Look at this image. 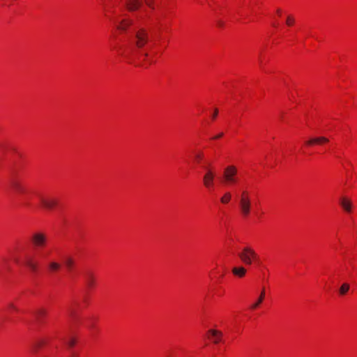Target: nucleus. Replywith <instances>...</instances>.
<instances>
[{"label":"nucleus","instance_id":"nucleus-9","mask_svg":"<svg viewBox=\"0 0 357 357\" xmlns=\"http://www.w3.org/2000/svg\"><path fill=\"white\" fill-rule=\"evenodd\" d=\"M142 5V0H126V6L129 11H135L138 10Z\"/></svg>","mask_w":357,"mask_h":357},{"label":"nucleus","instance_id":"nucleus-28","mask_svg":"<svg viewBox=\"0 0 357 357\" xmlns=\"http://www.w3.org/2000/svg\"><path fill=\"white\" fill-rule=\"evenodd\" d=\"M8 307L10 308V309H12L13 310H15V311H17L18 309L15 307V305L12 303H10L8 305Z\"/></svg>","mask_w":357,"mask_h":357},{"label":"nucleus","instance_id":"nucleus-21","mask_svg":"<svg viewBox=\"0 0 357 357\" xmlns=\"http://www.w3.org/2000/svg\"><path fill=\"white\" fill-rule=\"evenodd\" d=\"M349 288H350V287H349V284H347V283L342 284L339 289L340 294L342 296L345 295L349 290Z\"/></svg>","mask_w":357,"mask_h":357},{"label":"nucleus","instance_id":"nucleus-2","mask_svg":"<svg viewBox=\"0 0 357 357\" xmlns=\"http://www.w3.org/2000/svg\"><path fill=\"white\" fill-rule=\"evenodd\" d=\"M237 168L234 165L226 167L222 174V183L226 185H234L238 181Z\"/></svg>","mask_w":357,"mask_h":357},{"label":"nucleus","instance_id":"nucleus-15","mask_svg":"<svg viewBox=\"0 0 357 357\" xmlns=\"http://www.w3.org/2000/svg\"><path fill=\"white\" fill-rule=\"evenodd\" d=\"M85 279L87 286L92 288L95 284V278L92 273L87 272L85 274Z\"/></svg>","mask_w":357,"mask_h":357},{"label":"nucleus","instance_id":"nucleus-32","mask_svg":"<svg viewBox=\"0 0 357 357\" xmlns=\"http://www.w3.org/2000/svg\"><path fill=\"white\" fill-rule=\"evenodd\" d=\"M70 357H78V355L74 352H73Z\"/></svg>","mask_w":357,"mask_h":357},{"label":"nucleus","instance_id":"nucleus-7","mask_svg":"<svg viewBox=\"0 0 357 357\" xmlns=\"http://www.w3.org/2000/svg\"><path fill=\"white\" fill-rule=\"evenodd\" d=\"M42 206L48 210L53 209L58 204V199L53 197L39 196Z\"/></svg>","mask_w":357,"mask_h":357},{"label":"nucleus","instance_id":"nucleus-35","mask_svg":"<svg viewBox=\"0 0 357 357\" xmlns=\"http://www.w3.org/2000/svg\"><path fill=\"white\" fill-rule=\"evenodd\" d=\"M144 56H148V54H147V53H145V54H144Z\"/></svg>","mask_w":357,"mask_h":357},{"label":"nucleus","instance_id":"nucleus-22","mask_svg":"<svg viewBox=\"0 0 357 357\" xmlns=\"http://www.w3.org/2000/svg\"><path fill=\"white\" fill-rule=\"evenodd\" d=\"M231 195L230 192H226L222 197H221L220 201L223 204H227L231 199Z\"/></svg>","mask_w":357,"mask_h":357},{"label":"nucleus","instance_id":"nucleus-30","mask_svg":"<svg viewBox=\"0 0 357 357\" xmlns=\"http://www.w3.org/2000/svg\"><path fill=\"white\" fill-rule=\"evenodd\" d=\"M218 114V110L217 109H215L214 111V113L212 116V118L214 119L217 116Z\"/></svg>","mask_w":357,"mask_h":357},{"label":"nucleus","instance_id":"nucleus-16","mask_svg":"<svg viewBox=\"0 0 357 357\" xmlns=\"http://www.w3.org/2000/svg\"><path fill=\"white\" fill-rule=\"evenodd\" d=\"M264 298H265V289L263 288L261 291L260 296H258L257 301L250 306V308L252 310L257 308L259 306V305L263 302Z\"/></svg>","mask_w":357,"mask_h":357},{"label":"nucleus","instance_id":"nucleus-6","mask_svg":"<svg viewBox=\"0 0 357 357\" xmlns=\"http://www.w3.org/2000/svg\"><path fill=\"white\" fill-rule=\"evenodd\" d=\"M31 242L36 248H42L45 246L47 243V236L41 232H36L31 237Z\"/></svg>","mask_w":357,"mask_h":357},{"label":"nucleus","instance_id":"nucleus-17","mask_svg":"<svg viewBox=\"0 0 357 357\" xmlns=\"http://www.w3.org/2000/svg\"><path fill=\"white\" fill-rule=\"evenodd\" d=\"M232 273L234 275L242 278L245 275L246 269L243 266L234 267L232 269Z\"/></svg>","mask_w":357,"mask_h":357},{"label":"nucleus","instance_id":"nucleus-14","mask_svg":"<svg viewBox=\"0 0 357 357\" xmlns=\"http://www.w3.org/2000/svg\"><path fill=\"white\" fill-rule=\"evenodd\" d=\"M132 22L130 20H122L119 24L117 25V29L122 31H126L128 26L132 24Z\"/></svg>","mask_w":357,"mask_h":357},{"label":"nucleus","instance_id":"nucleus-11","mask_svg":"<svg viewBox=\"0 0 357 357\" xmlns=\"http://www.w3.org/2000/svg\"><path fill=\"white\" fill-rule=\"evenodd\" d=\"M208 333L209 335V338L214 343L217 344L220 341L221 337H222L221 332L216 331V330L211 329L208 331Z\"/></svg>","mask_w":357,"mask_h":357},{"label":"nucleus","instance_id":"nucleus-24","mask_svg":"<svg viewBox=\"0 0 357 357\" xmlns=\"http://www.w3.org/2000/svg\"><path fill=\"white\" fill-rule=\"evenodd\" d=\"M294 22V19L292 16L291 15H289L287 18V20H286V24L288 25V26H291Z\"/></svg>","mask_w":357,"mask_h":357},{"label":"nucleus","instance_id":"nucleus-19","mask_svg":"<svg viewBox=\"0 0 357 357\" xmlns=\"http://www.w3.org/2000/svg\"><path fill=\"white\" fill-rule=\"evenodd\" d=\"M48 268L51 272H54V271H57L60 269L61 265L58 262L50 261L48 264Z\"/></svg>","mask_w":357,"mask_h":357},{"label":"nucleus","instance_id":"nucleus-31","mask_svg":"<svg viewBox=\"0 0 357 357\" xmlns=\"http://www.w3.org/2000/svg\"><path fill=\"white\" fill-rule=\"evenodd\" d=\"M222 136H223V133L221 132V133L218 134V135L215 136L213 137V139H219V138L222 137Z\"/></svg>","mask_w":357,"mask_h":357},{"label":"nucleus","instance_id":"nucleus-1","mask_svg":"<svg viewBox=\"0 0 357 357\" xmlns=\"http://www.w3.org/2000/svg\"><path fill=\"white\" fill-rule=\"evenodd\" d=\"M238 208L243 217H248L252 209V202L247 191H243L239 197Z\"/></svg>","mask_w":357,"mask_h":357},{"label":"nucleus","instance_id":"nucleus-3","mask_svg":"<svg viewBox=\"0 0 357 357\" xmlns=\"http://www.w3.org/2000/svg\"><path fill=\"white\" fill-rule=\"evenodd\" d=\"M238 256L242 262L246 265H251L252 261L259 262L257 254L250 247L244 248L242 251L238 254Z\"/></svg>","mask_w":357,"mask_h":357},{"label":"nucleus","instance_id":"nucleus-4","mask_svg":"<svg viewBox=\"0 0 357 357\" xmlns=\"http://www.w3.org/2000/svg\"><path fill=\"white\" fill-rule=\"evenodd\" d=\"M135 44L138 48L143 47L149 41V34L147 31L141 28L138 29L135 34Z\"/></svg>","mask_w":357,"mask_h":357},{"label":"nucleus","instance_id":"nucleus-27","mask_svg":"<svg viewBox=\"0 0 357 357\" xmlns=\"http://www.w3.org/2000/svg\"><path fill=\"white\" fill-rule=\"evenodd\" d=\"M146 1V3L148 6H149L151 8H153V0H144Z\"/></svg>","mask_w":357,"mask_h":357},{"label":"nucleus","instance_id":"nucleus-8","mask_svg":"<svg viewBox=\"0 0 357 357\" xmlns=\"http://www.w3.org/2000/svg\"><path fill=\"white\" fill-rule=\"evenodd\" d=\"M22 264L30 269L33 273H36L38 270V264L31 256H26Z\"/></svg>","mask_w":357,"mask_h":357},{"label":"nucleus","instance_id":"nucleus-18","mask_svg":"<svg viewBox=\"0 0 357 357\" xmlns=\"http://www.w3.org/2000/svg\"><path fill=\"white\" fill-rule=\"evenodd\" d=\"M64 264L68 271L71 272L75 266V261L71 257H68L64 261Z\"/></svg>","mask_w":357,"mask_h":357},{"label":"nucleus","instance_id":"nucleus-13","mask_svg":"<svg viewBox=\"0 0 357 357\" xmlns=\"http://www.w3.org/2000/svg\"><path fill=\"white\" fill-rule=\"evenodd\" d=\"M340 204L346 212L350 213L351 211L352 204L350 199L342 197L340 200Z\"/></svg>","mask_w":357,"mask_h":357},{"label":"nucleus","instance_id":"nucleus-26","mask_svg":"<svg viewBox=\"0 0 357 357\" xmlns=\"http://www.w3.org/2000/svg\"><path fill=\"white\" fill-rule=\"evenodd\" d=\"M195 158L199 161L203 158V153H198L195 155Z\"/></svg>","mask_w":357,"mask_h":357},{"label":"nucleus","instance_id":"nucleus-33","mask_svg":"<svg viewBox=\"0 0 357 357\" xmlns=\"http://www.w3.org/2000/svg\"><path fill=\"white\" fill-rule=\"evenodd\" d=\"M70 316H71L72 317H73L75 316V312H74V311H73V310H71V311L70 312Z\"/></svg>","mask_w":357,"mask_h":357},{"label":"nucleus","instance_id":"nucleus-12","mask_svg":"<svg viewBox=\"0 0 357 357\" xmlns=\"http://www.w3.org/2000/svg\"><path fill=\"white\" fill-rule=\"evenodd\" d=\"M10 185L11 187L18 192H24L25 191L24 186L21 183L20 181H18L16 178H13L10 181Z\"/></svg>","mask_w":357,"mask_h":357},{"label":"nucleus","instance_id":"nucleus-34","mask_svg":"<svg viewBox=\"0 0 357 357\" xmlns=\"http://www.w3.org/2000/svg\"><path fill=\"white\" fill-rule=\"evenodd\" d=\"M277 13H278V14H280V13H281L280 10V9H278V10H277Z\"/></svg>","mask_w":357,"mask_h":357},{"label":"nucleus","instance_id":"nucleus-25","mask_svg":"<svg viewBox=\"0 0 357 357\" xmlns=\"http://www.w3.org/2000/svg\"><path fill=\"white\" fill-rule=\"evenodd\" d=\"M75 343H76V341H75V339H73V338H71V339H70V340L67 342L68 345L70 347H74V345L75 344Z\"/></svg>","mask_w":357,"mask_h":357},{"label":"nucleus","instance_id":"nucleus-23","mask_svg":"<svg viewBox=\"0 0 357 357\" xmlns=\"http://www.w3.org/2000/svg\"><path fill=\"white\" fill-rule=\"evenodd\" d=\"M45 344V340H38L33 345V349L36 351L38 349L42 347Z\"/></svg>","mask_w":357,"mask_h":357},{"label":"nucleus","instance_id":"nucleus-5","mask_svg":"<svg viewBox=\"0 0 357 357\" xmlns=\"http://www.w3.org/2000/svg\"><path fill=\"white\" fill-rule=\"evenodd\" d=\"M205 173L203 176V184L207 189H211L213 187L215 178V172L211 167H205Z\"/></svg>","mask_w":357,"mask_h":357},{"label":"nucleus","instance_id":"nucleus-10","mask_svg":"<svg viewBox=\"0 0 357 357\" xmlns=\"http://www.w3.org/2000/svg\"><path fill=\"white\" fill-rule=\"evenodd\" d=\"M328 142V139L325 137H313L307 140L305 143L307 146H312L314 144H321Z\"/></svg>","mask_w":357,"mask_h":357},{"label":"nucleus","instance_id":"nucleus-29","mask_svg":"<svg viewBox=\"0 0 357 357\" xmlns=\"http://www.w3.org/2000/svg\"><path fill=\"white\" fill-rule=\"evenodd\" d=\"M217 25L220 27H222L224 26V22L222 20H218Z\"/></svg>","mask_w":357,"mask_h":357},{"label":"nucleus","instance_id":"nucleus-20","mask_svg":"<svg viewBox=\"0 0 357 357\" xmlns=\"http://www.w3.org/2000/svg\"><path fill=\"white\" fill-rule=\"evenodd\" d=\"M47 314V311L44 309H39L36 312V319L38 321H42L43 319Z\"/></svg>","mask_w":357,"mask_h":357}]
</instances>
